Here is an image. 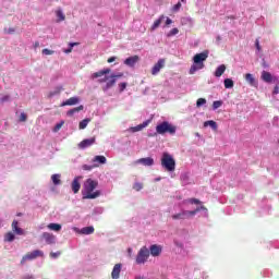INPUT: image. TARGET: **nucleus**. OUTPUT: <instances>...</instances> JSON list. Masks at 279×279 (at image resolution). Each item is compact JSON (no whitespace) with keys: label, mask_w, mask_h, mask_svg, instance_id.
Segmentation results:
<instances>
[{"label":"nucleus","mask_w":279,"mask_h":279,"mask_svg":"<svg viewBox=\"0 0 279 279\" xmlns=\"http://www.w3.org/2000/svg\"><path fill=\"white\" fill-rule=\"evenodd\" d=\"M182 8V3L178 2L172 7V12H180V9Z\"/></svg>","instance_id":"nucleus-44"},{"label":"nucleus","mask_w":279,"mask_h":279,"mask_svg":"<svg viewBox=\"0 0 279 279\" xmlns=\"http://www.w3.org/2000/svg\"><path fill=\"white\" fill-rule=\"evenodd\" d=\"M77 104H80V97L74 96L63 101L61 106H77Z\"/></svg>","instance_id":"nucleus-20"},{"label":"nucleus","mask_w":279,"mask_h":279,"mask_svg":"<svg viewBox=\"0 0 279 279\" xmlns=\"http://www.w3.org/2000/svg\"><path fill=\"white\" fill-rule=\"evenodd\" d=\"M59 256H60V252L50 253V257H52L53 259L58 258Z\"/></svg>","instance_id":"nucleus-53"},{"label":"nucleus","mask_w":279,"mask_h":279,"mask_svg":"<svg viewBox=\"0 0 279 279\" xmlns=\"http://www.w3.org/2000/svg\"><path fill=\"white\" fill-rule=\"evenodd\" d=\"M125 88H128V83H120V84H119V90H120V93H123V90H125Z\"/></svg>","instance_id":"nucleus-51"},{"label":"nucleus","mask_w":279,"mask_h":279,"mask_svg":"<svg viewBox=\"0 0 279 279\" xmlns=\"http://www.w3.org/2000/svg\"><path fill=\"white\" fill-rule=\"evenodd\" d=\"M4 33L5 34H14V28H5Z\"/></svg>","instance_id":"nucleus-54"},{"label":"nucleus","mask_w":279,"mask_h":279,"mask_svg":"<svg viewBox=\"0 0 279 279\" xmlns=\"http://www.w3.org/2000/svg\"><path fill=\"white\" fill-rule=\"evenodd\" d=\"M102 214H104V208L101 207L94 208V215H102Z\"/></svg>","instance_id":"nucleus-48"},{"label":"nucleus","mask_w":279,"mask_h":279,"mask_svg":"<svg viewBox=\"0 0 279 279\" xmlns=\"http://www.w3.org/2000/svg\"><path fill=\"white\" fill-rule=\"evenodd\" d=\"M81 177H75L72 182V191L73 193H80V189H82V184H80Z\"/></svg>","instance_id":"nucleus-21"},{"label":"nucleus","mask_w":279,"mask_h":279,"mask_svg":"<svg viewBox=\"0 0 279 279\" xmlns=\"http://www.w3.org/2000/svg\"><path fill=\"white\" fill-rule=\"evenodd\" d=\"M0 101H1L2 104H8V101H10V95L2 96V97L0 98Z\"/></svg>","instance_id":"nucleus-50"},{"label":"nucleus","mask_w":279,"mask_h":279,"mask_svg":"<svg viewBox=\"0 0 279 279\" xmlns=\"http://www.w3.org/2000/svg\"><path fill=\"white\" fill-rule=\"evenodd\" d=\"M137 163L143 165L144 167H153L154 158L151 157L141 158L137 160Z\"/></svg>","instance_id":"nucleus-18"},{"label":"nucleus","mask_w":279,"mask_h":279,"mask_svg":"<svg viewBox=\"0 0 279 279\" xmlns=\"http://www.w3.org/2000/svg\"><path fill=\"white\" fill-rule=\"evenodd\" d=\"M25 121H27V114L25 112H22L20 114V122L24 123Z\"/></svg>","instance_id":"nucleus-47"},{"label":"nucleus","mask_w":279,"mask_h":279,"mask_svg":"<svg viewBox=\"0 0 279 279\" xmlns=\"http://www.w3.org/2000/svg\"><path fill=\"white\" fill-rule=\"evenodd\" d=\"M226 73V64H220L214 72L215 77H221Z\"/></svg>","instance_id":"nucleus-23"},{"label":"nucleus","mask_w":279,"mask_h":279,"mask_svg":"<svg viewBox=\"0 0 279 279\" xmlns=\"http://www.w3.org/2000/svg\"><path fill=\"white\" fill-rule=\"evenodd\" d=\"M174 245H175V247L180 248V253H182L184 251V242H181L179 240H174Z\"/></svg>","instance_id":"nucleus-36"},{"label":"nucleus","mask_w":279,"mask_h":279,"mask_svg":"<svg viewBox=\"0 0 279 279\" xmlns=\"http://www.w3.org/2000/svg\"><path fill=\"white\" fill-rule=\"evenodd\" d=\"M51 180L54 186H59V184H62V181L60 180V174H52Z\"/></svg>","instance_id":"nucleus-31"},{"label":"nucleus","mask_w":279,"mask_h":279,"mask_svg":"<svg viewBox=\"0 0 279 279\" xmlns=\"http://www.w3.org/2000/svg\"><path fill=\"white\" fill-rule=\"evenodd\" d=\"M48 229L52 230L53 232H60V230H62V225L52 222L48 225Z\"/></svg>","instance_id":"nucleus-26"},{"label":"nucleus","mask_w":279,"mask_h":279,"mask_svg":"<svg viewBox=\"0 0 279 279\" xmlns=\"http://www.w3.org/2000/svg\"><path fill=\"white\" fill-rule=\"evenodd\" d=\"M14 239H16V235H14V233L12 232H8L4 234V243H12Z\"/></svg>","instance_id":"nucleus-27"},{"label":"nucleus","mask_w":279,"mask_h":279,"mask_svg":"<svg viewBox=\"0 0 279 279\" xmlns=\"http://www.w3.org/2000/svg\"><path fill=\"white\" fill-rule=\"evenodd\" d=\"M264 277L269 278V270L264 271Z\"/></svg>","instance_id":"nucleus-60"},{"label":"nucleus","mask_w":279,"mask_h":279,"mask_svg":"<svg viewBox=\"0 0 279 279\" xmlns=\"http://www.w3.org/2000/svg\"><path fill=\"white\" fill-rule=\"evenodd\" d=\"M123 268V264H116L113 266V269L111 271V278L112 279H119L121 276V269Z\"/></svg>","instance_id":"nucleus-13"},{"label":"nucleus","mask_w":279,"mask_h":279,"mask_svg":"<svg viewBox=\"0 0 279 279\" xmlns=\"http://www.w3.org/2000/svg\"><path fill=\"white\" fill-rule=\"evenodd\" d=\"M148 252L154 257L160 256V254H162V246L158 244H153L149 246Z\"/></svg>","instance_id":"nucleus-11"},{"label":"nucleus","mask_w":279,"mask_h":279,"mask_svg":"<svg viewBox=\"0 0 279 279\" xmlns=\"http://www.w3.org/2000/svg\"><path fill=\"white\" fill-rule=\"evenodd\" d=\"M108 73H110V69L100 70L92 75L94 80H97V77H101L98 80L100 84L106 83V85L102 87V90L105 93H108V90H110V88H112V86L117 84V80H119V77H123V73L111 74L110 76H108Z\"/></svg>","instance_id":"nucleus-1"},{"label":"nucleus","mask_w":279,"mask_h":279,"mask_svg":"<svg viewBox=\"0 0 279 279\" xmlns=\"http://www.w3.org/2000/svg\"><path fill=\"white\" fill-rule=\"evenodd\" d=\"M114 60H117V57H110L108 59L109 64H112V62H114Z\"/></svg>","instance_id":"nucleus-56"},{"label":"nucleus","mask_w":279,"mask_h":279,"mask_svg":"<svg viewBox=\"0 0 279 279\" xmlns=\"http://www.w3.org/2000/svg\"><path fill=\"white\" fill-rule=\"evenodd\" d=\"M165 69V59H159L157 63L151 69V75H158Z\"/></svg>","instance_id":"nucleus-10"},{"label":"nucleus","mask_w":279,"mask_h":279,"mask_svg":"<svg viewBox=\"0 0 279 279\" xmlns=\"http://www.w3.org/2000/svg\"><path fill=\"white\" fill-rule=\"evenodd\" d=\"M181 3H186V0H181Z\"/></svg>","instance_id":"nucleus-64"},{"label":"nucleus","mask_w":279,"mask_h":279,"mask_svg":"<svg viewBox=\"0 0 279 279\" xmlns=\"http://www.w3.org/2000/svg\"><path fill=\"white\" fill-rule=\"evenodd\" d=\"M278 94H279V88H278V85H276L272 90V95H278Z\"/></svg>","instance_id":"nucleus-55"},{"label":"nucleus","mask_w":279,"mask_h":279,"mask_svg":"<svg viewBox=\"0 0 279 279\" xmlns=\"http://www.w3.org/2000/svg\"><path fill=\"white\" fill-rule=\"evenodd\" d=\"M180 178H181L182 184L184 185L189 184V172H183Z\"/></svg>","instance_id":"nucleus-33"},{"label":"nucleus","mask_w":279,"mask_h":279,"mask_svg":"<svg viewBox=\"0 0 279 279\" xmlns=\"http://www.w3.org/2000/svg\"><path fill=\"white\" fill-rule=\"evenodd\" d=\"M245 81L250 83L251 86H256V78H254V75L247 73L245 75Z\"/></svg>","instance_id":"nucleus-28"},{"label":"nucleus","mask_w":279,"mask_h":279,"mask_svg":"<svg viewBox=\"0 0 279 279\" xmlns=\"http://www.w3.org/2000/svg\"><path fill=\"white\" fill-rule=\"evenodd\" d=\"M81 110H84V106H78V107H75L73 109H70L68 112H66V117H73L74 114H77V112H81Z\"/></svg>","instance_id":"nucleus-24"},{"label":"nucleus","mask_w":279,"mask_h":279,"mask_svg":"<svg viewBox=\"0 0 279 279\" xmlns=\"http://www.w3.org/2000/svg\"><path fill=\"white\" fill-rule=\"evenodd\" d=\"M45 256V253L40 250H35L26 255H24L21 259V265H25L26 260H34L38 257Z\"/></svg>","instance_id":"nucleus-8"},{"label":"nucleus","mask_w":279,"mask_h":279,"mask_svg":"<svg viewBox=\"0 0 279 279\" xmlns=\"http://www.w3.org/2000/svg\"><path fill=\"white\" fill-rule=\"evenodd\" d=\"M62 93V86L56 87L53 90H51L48 95V97L51 99V97H56Z\"/></svg>","instance_id":"nucleus-29"},{"label":"nucleus","mask_w":279,"mask_h":279,"mask_svg":"<svg viewBox=\"0 0 279 279\" xmlns=\"http://www.w3.org/2000/svg\"><path fill=\"white\" fill-rule=\"evenodd\" d=\"M25 279H34V277H29V276H28V277H25Z\"/></svg>","instance_id":"nucleus-62"},{"label":"nucleus","mask_w":279,"mask_h":279,"mask_svg":"<svg viewBox=\"0 0 279 279\" xmlns=\"http://www.w3.org/2000/svg\"><path fill=\"white\" fill-rule=\"evenodd\" d=\"M161 167L167 171H175V159L169 153H163L161 156Z\"/></svg>","instance_id":"nucleus-5"},{"label":"nucleus","mask_w":279,"mask_h":279,"mask_svg":"<svg viewBox=\"0 0 279 279\" xmlns=\"http://www.w3.org/2000/svg\"><path fill=\"white\" fill-rule=\"evenodd\" d=\"M171 23H173V21L169 17L166 19V25H171Z\"/></svg>","instance_id":"nucleus-57"},{"label":"nucleus","mask_w":279,"mask_h":279,"mask_svg":"<svg viewBox=\"0 0 279 279\" xmlns=\"http://www.w3.org/2000/svg\"><path fill=\"white\" fill-rule=\"evenodd\" d=\"M12 230L14 234H17L19 236H23V234H25V231L19 227V220H13Z\"/></svg>","instance_id":"nucleus-16"},{"label":"nucleus","mask_w":279,"mask_h":279,"mask_svg":"<svg viewBox=\"0 0 279 279\" xmlns=\"http://www.w3.org/2000/svg\"><path fill=\"white\" fill-rule=\"evenodd\" d=\"M178 131V128L167 121L161 122L160 124H158L156 126V132L157 134H175V132Z\"/></svg>","instance_id":"nucleus-6"},{"label":"nucleus","mask_w":279,"mask_h":279,"mask_svg":"<svg viewBox=\"0 0 279 279\" xmlns=\"http://www.w3.org/2000/svg\"><path fill=\"white\" fill-rule=\"evenodd\" d=\"M92 145H95V137L83 140L78 144L80 149H87V147H92Z\"/></svg>","instance_id":"nucleus-12"},{"label":"nucleus","mask_w":279,"mask_h":279,"mask_svg":"<svg viewBox=\"0 0 279 279\" xmlns=\"http://www.w3.org/2000/svg\"><path fill=\"white\" fill-rule=\"evenodd\" d=\"M269 210H271V206L267 205L266 209H264V213H269Z\"/></svg>","instance_id":"nucleus-58"},{"label":"nucleus","mask_w":279,"mask_h":279,"mask_svg":"<svg viewBox=\"0 0 279 279\" xmlns=\"http://www.w3.org/2000/svg\"><path fill=\"white\" fill-rule=\"evenodd\" d=\"M177 34H180V29L178 28H172L168 34V38H171V36H177Z\"/></svg>","instance_id":"nucleus-39"},{"label":"nucleus","mask_w":279,"mask_h":279,"mask_svg":"<svg viewBox=\"0 0 279 279\" xmlns=\"http://www.w3.org/2000/svg\"><path fill=\"white\" fill-rule=\"evenodd\" d=\"M41 236L48 245H53V243H56V235H53V233L44 232Z\"/></svg>","instance_id":"nucleus-15"},{"label":"nucleus","mask_w":279,"mask_h":279,"mask_svg":"<svg viewBox=\"0 0 279 279\" xmlns=\"http://www.w3.org/2000/svg\"><path fill=\"white\" fill-rule=\"evenodd\" d=\"M77 43H70L69 48L64 50V53H71L73 51V47H75Z\"/></svg>","instance_id":"nucleus-42"},{"label":"nucleus","mask_w":279,"mask_h":279,"mask_svg":"<svg viewBox=\"0 0 279 279\" xmlns=\"http://www.w3.org/2000/svg\"><path fill=\"white\" fill-rule=\"evenodd\" d=\"M206 60H208V50H205L201 53H196L193 57V64L190 68V75H195V73H197V71H202V69H204V62H206Z\"/></svg>","instance_id":"nucleus-3"},{"label":"nucleus","mask_w":279,"mask_h":279,"mask_svg":"<svg viewBox=\"0 0 279 279\" xmlns=\"http://www.w3.org/2000/svg\"><path fill=\"white\" fill-rule=\"evenodd\" d=\"M255 48H256V51H257L258 53H260L262 48H260V40H259V39H256V40H255Z\"/></svg>","instance_id":"nucleus-49"},{"label":"nucleus","mask_w":279,"mask_h":279,"mask_svg":"<svg viewBox=\"0 0 279 279\" xmlns=\"http://www.w3.org/2000/svg\"><path fill=\"white\" fill-rule=\"evenodd\" d=\"M134 279H145V277H143V276H135Z\"/></svg>","instance_id":"nucleus-61"},{"label":"nucleus","mask_w":279,"mask_h":279,"mask_svg":"<svg viewBox=\"0 0 279 279\" xmlns=\"http://www.w3.org/2000/svg\"><path fill=\"white\" fill-rule=\"evenodd\" d=\"M92 162L94 163V167H99V165H106L108 159H106V156L97 155L92 159Z\"/></svg>","instance_id":"nucleus-14"},{"label":"nucleus","mask_w":279,"mask_h":279,"mask_svg":"<svg viewBox=\"0 0 279 279\" xmlns=\"http://www.w3.org/2000/svg\"><path fill=\"white\" fill-rule=\"evenodd\" d=\"M133 189H134L135 191H142V189H143V183H140V182L134 183Z\"/></svg>","instance_id":"nucleus-45"},{"label":"nucleus","mask_w":279,"mask_h":279,"mask_svg":"<svg viewBox=\"0 0 279 279\" xmlns=\"http://www.w3.org/2000/svg\"><path fill=\"white\" fill-rule=\"evenodd\" d=\"M38 47H40V43L35 41V44H34V49H38Z\"/></svg>","instance_id":"nucleus-59"},{"label":"nucleus","mask_w":279,"mask_h":279,"mask_svg":"<svg viewBox=\"0 0 279 279\" xmlns=\"http://www.w3.org/2000/svg\"><path fill=\"white\" fill-rule=\"evenodd\" d=\"M77 43H70L69 48L64 50V53H71L73 51V47H75Z\"/></svg>","instance_id":"nucleus-43"},{"label":"nucleus","mask_w":279,"mask_h":279,"mask_svg":"<svg viewBox=\"0 0 279 279\" xmlns=\"http://www.w3.org/2000/svg\"><path fill=\"white\" fill-rule=\"evenodd\" d=\"M57 16L59 17V21H64V13H62V11H58L57 12Z\"/></svg>","instance_id":"nucleus-52"},{"label":"nucleus","mask_w":279,"mask_h":279,"mask_svg":"<svg viewBox=\"0 0 279 279\" xmlns=\"http://www.w3.org/2000/svg\"><path fill=\"white\" fill-rule=\"evenodd\" d=\"M72 230H73V232H76V234H82L84 236H88V235L95 233V227H93V226L84 227L82 229H80L77 227H73Z\"/></svg>","instance_id":"nucleus-9"},{"label":"nucleus","mask_w":279,"mask_h":279,"mask_svg":"<svg viewBox=\"0 0 279 279\" xmlns=\"http://www.w3.org/2000/svg\"><path fill=\"white\" fill-rule=\"evenodd\" d=\"M204 125H205V128L208 126V125H210V128H211L213 130H217V122H215V121H213V120L206 121V122L204 123Z\"/></svg>","instance_id":"nucleus-35"},{"label":"nucleus","mask_w":279,"mask_h":279,"mask_svg":"<svg viewBox=\"0 0 279 279\" xmlns=\"http://www.w3.org/2000/svg\"><path fill=\"white\" fill-rule=\"evenodd\" d=\"M262 80L263 82H266V84H271V82H276V78L274 77V75H271V73L267 71L262 72Z\"/></svg>","instance_id":"nucleus-17"},{"label":"nucleus","mask_w":279,"mask_h":279,"mask_svg":"<svg viewBox=\"0 0 279 279\" xmlns=\"http://www.w3.org/2000/svg\"><path fill=\"white\" fill-rule=\"evenodd\" d=\"M225 88H234V81L232 78H225Z\"/></svg>","instance_id":"nucleus-32"},{"label":"nucleus","mask_w":279,"mask_h":279,"mask_svg":"<svg viewBox=\"0 0 279 279\" xmlns=\"http://www.w3.org/2000/svg\"><path fill=\"white\" fill-rule=\"evenodd\" d=\"M183 204H202V202L197 198H189V199H185Z\"/></svg>","instance_id":"nucleus-37"},{"label":"nucleus","mask_w":279,"mask_h":279,"mask_svg":"<svg viewBox=\"0 0 279 279\" xmlns=\"http://www.w3.org/2000/svg\"><path fill=\"white\" fill-rule=\"evenodd\" d=\"M95 163H93V165H83L82 166V170L83 171H93V169H95Z\"/></svg>","instance_id":"nucleus-38"},{"label":"nucleus","mask_w":279,"mask_h":279,"mask_svg":"<svg viewBox=\"0 0 279 279\" xmlns=\"http://www.w3.org/2000/svg\"><path fill=\"white\" fill-rule=\"evenodd\" d=\"M199 210H203L205 217L208 215V209L204 206H201L194 210L181 209L180 213L172 215V219H174L175 221L182 220V219H190V217H195V215H197L199 213Z\"/></svg>","instance_id":"nucleus-4"},{"label":"nucleus","mask_w":279,"mask_h":279,"mask_svg":"<svg viewBox=\"0 0 279 279\" xmlns=\"http://www.w3.org/2000/svg\"><path fill=\"white\" fill-rule=\"evenodd\" d=\"M136 62H138V56H132L124 60V64L126 66H136Z\"/></svg>","instance_id":"nucleus-19"},{"label":"nucleus","mask_w":279,"mask_h":279,"mask_svg":"<svg viewBox=\"0 0 279 279\" xmlns=\"http://www.w3.org/2000/svg\"><path fill=\"white\" fill-rule=\"evenodd\" d=\"M43 56H53V50H49L47 48H45L43 51H41Z\"/></svg>","instance_id":"nucleus-46"},{"label":"nucleus","mask_w":279,"mask_h":279,"mask_svg":"<svg viewBox=\"0 0 279 279\" xmlns=\"http://www.w3.org/2000/svg\"><path fill=\"white\" fill-rule=\"evenodd\" d=\"M162 21H165V15H161L159 19H157L153 26H151V31L155 32V29H158L160 27V24L162 23Z\"/></svg>","instance_id":"nucleus-25"},{"label":"nucleus","mask_w":279,"mask_h":279,"mask_svg":"<svg viewBox=\"0 0 279 279\" xmlns=\"http://www.w3.org/2000/svg\"><path fill=\"white\" fill-rule=\"evenodd\" d=\"M88 123H90V118H86V119L82 120L78 124V128L81 130H86V128L88 126Z\"/></svg>","instance_id":"nucleus-30"},{"label":"nucleus","mask_w":279,"mask_h":279,"mask_svg":"<svg viewBox=\"0 0 279 279\" xmlns=\"http://www.w3.org/2000/svg\"><path fill=\"white\" fill-rule=\"evenodd\" d=\"M64 125V121L57 123L53 128V132H60V129Z\"/></svg>","instance_id":"nucleus-41"},{"label":"nucleus","mask_w":279,"mask_h":279,"mask_svg":"<svg viewBox=\"0 0 279 279\" xmlns=\"http://www.w3.org/2000/svg\"><path fill=\"white\" fill-rule=\"evenodd\" d=\"M149 259V248L147 246H143L135 258L136 265H145V262Z\"/></svg>","instance_id":"nucleus-7"},{"label":"nucleus","mask_w":279,"mask_h":279,"mask_svg":"<svg viewBox=\"0 0 279 279\" xmlns=\"http://www.w3.org/2000/svg\"><path fill=\"white\" fill-rule=\"evenodd\" d=\"M223 106V100H215L213 102V110H218V108H221Z\"/></svg>","instance_id":"nucleus-34"},{"label":"nucleus","mask_w":279,"mask_h":279,"mask_svg":"<svg viewBox=\"0 0 279 279\" xmlns=\"http://www.w3.org/2000/svg\"><path fill=\"white\" fill-rule=\"evenodd\" d=\"M197 108H202V106H206V99L205 98H198L196 101Z\"/></svg>","instance_id":"nucleus-40"},{"label":"nucleus","mask_w":279,"mask_h":279,"mask_svg":"<svg viewBox=\"0 0 279 279\" xmlns=\"http://www.w3.org/2000/svg\"><path fill=\"white\" fill-rule=\"evenodd\" d=\"M195 136H197L199 138L201 135H199V133H195Z\"/></svg>","instance_id":"nucleus-63"},{"label":"nucleus","mask_w":279,"mask_h":279,"mask_svg":"<svg viewBox=\"0 0 279 279\" xmlns=\"http://www.w3.org/2000/svg\"><path fill=\"white\" fill-rule=\"evenodd\" d=\"M149 123H151V121L146 120L142 124L131 128V132H141V130H145V128H147V125H149Z\"/></svg>","instance_id":"nucleus-22"},{"label":"nucleus","mask_w":279,"mask_h":279,"mask_svg":"<svg viewBox=\"0 0 279 279\" xmlns=\"http://www.w3.org/2000/svg\"><path fill=\"white\" fill-rule=\"evenodd\" d=\"M98 184L99 183L97 181L93 179H87L82 190L83 199H97V197L101 195V192L99 191L93 192V191L97 189Z\"/></svg>","instance_id":"nucleus-2"}]
</instances>
